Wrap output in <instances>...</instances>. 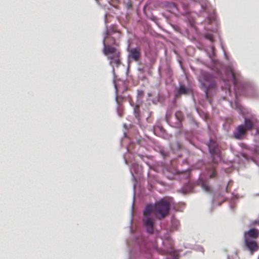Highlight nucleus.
Instances as JSON below:
<instances>
[{
	"mask_svg": "<svg viewBox=\"0 0 259 259\" xmlns=\"http://www.w3.org/2000/svg\"><path fill=\"white\" fill-rule=\"evenodd\" d=\"M214 168V165H212L211 166V169L208 171L209 177L210 178H214L217 176V172Z\"/></svg>",
	"mask_w": 259,
	"mask_h": 259,
	"instance_id": "nucleus-32",
	"label": "nucleus"
},
{
	"mask_svg": "<svg viewBox=\"0 0 259 259\" xmlns=\"http://www.w3.org/2000/svg\"><path fill=\"white\" fill-rule=\"evenodd\" d=\"M223 81L225 82L226 86L227 87V89H226V96H222V99L223 100H227L229 102L230 105L232 107L234 108V107L233 106V102L231 100V99H229L227 97V95L228 94L230 96L232 95V93L231 91L230 90L229 88H230L231 85L228 82V80H229L228 78L226 79L224 78L223 76V75L222 74L221 76H220Z\"/></svg>",
	"mask_w": 259,
	"mask_h": 259,
	"instance_id": "nucleus-17",
	"label": "nucleus"
},
{
	"mask_svg": "<svg viewBox=\"0 0 259 259\" xmlns=\"http://www.w3.org/2000/svg\"><path fill=\"white\" fill-rule=\"evenodd\" d=\"M244 241L245 246L251 254L258 249L259 246L255 240H244Z\"/></svg>",
	"mask_w": 259,
	"mask_h": 259,
	"instance_id": "nucleus-18",
	"label": "nucleus"
},
{
	"mask_svg": "<svg viewBox=\"0 0 259 259\" xmlns=\"http://www.w3.org/2000/svg\"><path fill=\"white\" fill-rule=\"evenodd\" d=\"M135 192H134L133 201L131 206V217L130 219V231L132 234L131 240H127L126 244L129 248H132L129 251L128 259H151L152 253L150 247L148 246L145 238L140 232H135L132 224L133 216V204L134 202Z\"/></svg>",
	"mask_w": 259,
	"mask_h": 259,
	"instance_id": "nucleus-2",
	"label": "nucleus"
},
{
	"mask_svg": "<svg viewBox=\"0 0 259 259\" xmlns=\"http://www.w3.org/2000/svg\"><path fill=\"white\" fill-rule=\"evenodd\" d=\"M248 131L242 125H238L233 133V137L238 140H241L245 139L247 135Z\"/></svg>",
	"mask_w": 259,
	"mask_h": 259,
	"instance_id": "nucleus-14",
	"label": "nucleus"
},
{
	"mask_svg": "<svg viewBox=\"0 0 259 259\" xmlns=\"http://www.w3.org/2000/svg\"><path fill=\"white\" fill-rule=\"evenodd\" d=\"M171 223H172V226L175 228H176L177 227V226H178V225H179L178 221L177 220H176V219H174V218H172L171 219Z\"/></svg>",
	"mask_w": 259,
	"mask_h": 259,
	"instance_id": "nucleus-40",
	"label": "nucleus"
},
{
	"mask_svg": "<svg viewBox=\"0 0 259 259\" xmlns=\"http://www.w3.org/2000/svg\"><path fill=\"white\" fill-rule=\"evenodd\" d=\"M170 146L176 150H180L181 149V145L178 141H176L175 143L172 144Z\"/></svg>",
	"mask_w": 259,
	"mask_h": 259,
	"instance_id": "nucleus-39",
	"label": "nucleus"
},
{
	"mask_svg": "<svg viewBox=\"0 0 259 259\" xmlns=\"http://www.w3.org/2000/svg\"><path fill=\"white\" fill-rule=\"evenodd\" d=\"M178 133L180 135L183 136L190 144L193 145L191 140V138L193 137V134L191 132L185 130H181L179 131Z\"/></svg>",
	"mask_w": 259,
	"mask_h": 259,
	"instance_id": "nucleus-23",
	"label": "nucleus"
},
{
	"mask_svg": "<svg viewBox=\"0 0 259 259\" xmlns=\"http://www.w3.org/2000/svg\"><path fill=\"white\" fill-rule=\"evenodd\" d=\"M169 125L176 128L180 129V130H182L183 124L181 121L178 120H177L174 123H169Z\"/></svg>",
	"mask_w": 259,
	"mask_h": 259,
	"instance_id": "nucleus-29",
	"label": "nucleus"
},
{
	"mask_svg": "<svg viewBox=\"0 0 259 259\" xmlns=\"http://www.w3.org/2000/svg\"><path fill=\"white\" fill-rule=\"evenodd\" d=\"M203 36L205 39L209 40L211 43H212L214 40V37L209 33H205Z\"/></svg>",
	"mask_w": 259,
	"mask_h": 259,
	"instance_id": "nucleus-37",
	"label": "nucleus"
},
{
	"mask_svg": "<svg viewBox=\"0 0 259 259\" xmlns=\"http://www.w3.org/2000/svg\"><path fill=\"white\" fill-rule=\"evenodd\" d=\"M172 198L163 197L156 200L154 203H149L145 205L143 211L144 214L143 225L146 232L149 235L158 236V231L154 227L155 220H161L167 215L170 210Z\"/></svg>",
	"mask_w": 259,
	"mask_h": 259,
	"instance_id": "nucleus-1",
	"label": "nucleus"
},
{
	"mask_svg": "<svg viewBox=\"0 0 259 259\" xmlns=\"http://www.w3.org/2000/svg\"><path fill=\"white\" fill-rule=\"evenodd\" d=\"M201 187L205 192L211 194L212 193L211 188L205 183L202 182L201 183Z\"/></svg>",
	"mask_w": 259,
	"mask_h": 259,
	"instance_id": "nucleus-28",
	"label": "nucleus"
},
{
	"mask_svg": "<svg viewBox=\"0 0 259 259\" xmlns=\"http://www.w3.org/2000/svg\"><path fill=\"white\" fill-rule=\"evenodd\" d=\"M194 186L190 183V181L185 184L180 190L179 191L183 194L185 195L187 193L192 192Z\"/></svg>",
	"mask_w": 259,
	"mask_h": 259,
	"instance_id": "nucleus-21",
	"label": "nucleus"
},
{
	"mask_svg": "<svg viewBox=\"0 0 259 259\" xmlns=\"http://www.w3.org/2000/svg\"><path fill=\"white\" fill-rule=\"evenodd\" d=\"M114 34L117 35V38H119L120 37V34L116 29L114 25H112L110 27H109L107 25H106V30L105 32V36L104 38H105V39L106 38H110L112 39L113 44L116 45V40H115V38L113 37V35Z\"/></svg>",
	"mask_w": 259,
	"mask_h": 259,
	"instance_id": "nucleus-12",
	"label": "nucleus"
},
{
	"mask_svg": "<svg viewBox=\"0 0 259 259\" xmlns=\"http://www.w3.org/2000/svg\"><path fill=\"white\" fill-rule=\"evenodd\" d=\"M191 170L188 168L181 171L175 169L173 167L170 165H165L162 168V172L165 177L169 180H188L191 174Z\"/></svg>",
	"mask_w": 259,
	"mask_h": 259,
	"instance_id": "nucleus-7",
	"label": "nucleus"
},
{
	"mask_svg": "<svg viewBox=\"0 0 259 259\" xmlns=\"http://www.w3.org/2000/svg\"><path fill=\"white\" fill-rule=\"evenodd\" d=\"M119 58L120 57H116L114 56H110L108 57V59L110 60L109 64L112 66V73L113 76V82L114 84H116L115 81L117 78L114 67L115 66L118 67L121 63Z\"/></svg>",
	"mask_w": 259,
	"mask_h": 259,
	"instance_id": "nucleus-15",
	"label": "nucleus"
},
{
	"mask_svg": "<svg viewBox=\"0 0 259 259\" xmlns=\"http://www.w3.org/2000/svg\"><path fill=\"white\" fill-rule=\"evenodd\" d=\"M170 26L176 32L186 37L187 39L190 35L189 31L187 29L183 30L179 26L174 24H170Z\"/></svg>",
	"mask_w": 259,
	"mask_h": 259,
	"instance_id": "nucleus-20",
	"label": "nucleus"
},
{
	"mask_svg": "<svg viewBox=\"0 0 259 259\" xmlns=\"http://www.w3.org/2000/svg\"><path fill=\"white\" fill-rule=\"evenodd\" d=\"M159 153L163 158L167 157L169 155V153L163 147L159 148Z\"/></svg>",
	"mask_w": 259,
	"mask_h": 259,
	"instance_id": "nucleus-31",
	"label": "nucleus"
},
{
	"mask_svg": "<svg viewBox=\"0 0 259 259\" xmlns=\"http://www.w3.org/2000/svg\"><path fill=\"white\" fill-rule=\"evenodd\" d=\"M191 2L198 3L200 6V12L201 13H207V19L209 23H211L212 21H215L216 16L215 12L213 11L212 13L210 12L208 10L209 3L207 0H189Z\"/></svg>",
	"mask_w": 259,
	"mask_h": 259,
	"instance_id": "nucleus-10",
	"label": "nucleus"
},
{
	"mask_svg": "<svg viewBox=\"0 0 259 259\" xmlns=\"http://www.w3.org/2000/svg\"><path fill=\"white\" fill-rule=\"evenodd\" d=\"M141 170V167L136 163H133L130 167L131 174L134 179H136L134 174H140Z\"/></svg>",
	"mask_w": 259,
	"mask_h": 259,
	"instance_id": "nucleus-24",
	"label": "nucleus"
},
{
	"mask_svg": "<svg viewBox=\"0 0 259 259\" xmlns=\"http://www.w3.org/2000/svg\"><path fill=\"white\" fill-rule=\"evenodd\" d=\"M164 5L167 9H174L177 10H178L177 4L175 3L171 2V1L164 2Z\"/></svg>",
	"mask_w": 259,
	"mask_h": 259,
	"instance_id": "nucleus-26",
	"label": "nucleus"
},
{
	"mask_svg": "<svg viewBox=\"0 0 259 259\" xmlns=\"http://www.w3.org/2000/svg\"><path fill=\"white\" fill-rule=\"evenodd\" d=\"M165 119L166 121L167 122V123L169 125V123H170L171 122H170L169 121L168 115V113H166L165 114Z\"/></svg>",
	"mask_w": 259,
	"mask_h": 259,
	"instance_id": "nucleus-45",
	"label": "nucleus"
},
{
	"mask_svg": "<svg viewBox=\"0 0 259 259\" xmlns=\"http://www.w3.org/2000/svg\"><path fill=\"white\" fill-rule=\"evenodd\" d=\"M234 109L243 117L244 121L241 124L248 132L257 128L258 119L251 110L243 107L236 101L234 102Z\"/></svg>",
	"mask_w": 259,
	"mask_h": 259,
	"instance_id": "nucleus-5",
	"label": "nucleus"
},
{
	"mask_svg": "<svg viewBox=\"0 0 259 259\" xmlns=\"http://www.w3.org/2000/svg\"><path fill=\"white\" fill-rule=\"evenodd\" d=\"M138 70L141 72H144V69L143 68H138Z\"/></svg>",
	"mask_w": 259,
	"mask_h": 259,
	"instance_id": "nucleus-50",
	"label": "nucleus"
},
{
	"mask_svg": "<svg viewBox=\"0 0 259 259\" xmlns=\"http://www.w3.org/2000/svg\"><path fill=\"white\" fill-rule=\"evenodd\" d=\"M241 155L243 157H244L245 159H248L249 158V156L247 155V154L245 153L244 152H241Z\"/></svg>",
	"mask_w": 259,
	"mask_h": 259,
	"instance_id": "nucleus-43",
	"label": "nucleus"
},
{
	"mask_svg": "<svg viewBox=\"0 0 259 259\" xmlns=\"http://www.w3.org/2000/svg\"><path fill=\"white\" fill-rule=\"evenodd\" d=\"M126 50L127 52L126 71L128 72L130 67V64L133 61L135 62H139L142 57V53L141 49L139 47H131L130 43L128 44Z\"/></svg>",
	"mask_w": 259,
	"mask_h": 259,
	"instance_id": "nucleus-9",
	"label": "nucleus"
},
{
	"mask_svg": "<svg viewBox=\"0 0 259 259\" xmlns=\"http://www.w3.org/2000/svg\"><path fill=\"white\" fill-rule=\"evenodd\" d=\"M201 250L202 252H203V251H204V249H203L202 247H201Z\"/></svg>",
	"mask_w": 259,
	"mask_h": 259,
	"instance_id": "nucleus-57",
	"label": "nucleus"
},
{
	"mask_svg": "<svg viewBox=\"0 0 259 259\" xmlns=\"http://www.w3.org/2000/svg\"><path fill=\"white\" fill-rule=\"evenodd\" d=\"M158 130L161 134L163 138H164V135L165 134V130L162 126H158L154 130V133L156 135V132Z\"/></svg>",
	"mask_w": 259,
	"mask_h": 259,
	"instance_id": "nucleus-38",
	"label": "nucleus"
},
{
	"mask_svg": "<svg viewBox=\"0 0 259 259\" xmlns=\"http://www.w3.org/2000/svg\"><path fill=\"white\" fill-rule=\"evenodd\" d=\"M104 22L105 24H107V22H108V21H107V14L106 13L105 15H104Z\"/></svg>",
	"mask_w": 259,
	"mask_h": 259,
	"instance_id": "nucleus-48",
	"label": "nucleus"
},
{
	"mask_svg": "<svg viewBox=\"0 0 259 259\" xmlns=\"http://www.w3.org/2000/svg\"><path fill=\"white\" fill-rule=\"evenodd\" d=\"M211 52L206 49L205 53L209 58V62L202 60L200 58L196 59L197 63H200L209 68L214 73L219 76L222 75V72L225 73V69L229 66L224 68L223 64L215 58V49L213 45L210 46Z\"/></svg>",
	"mask_w": 259,
	"mask_h": 259,
	"instance_id": "nucleus-6",
	"label": "nucleus"
},
{
	"mask_svg": "<svg viewBox=\"0 0 259 259\" xmlns=\"http://www.w3.org/2000/svg\"><path fill=\"white\" fill-rule=\"evenodd\" d=\"M227 259H230V257H229V256L228 255L227 256Z\"/></svg>",
	"mask_w": 259,
	"mask_h": 259,
	"instance_id": "nucleus-59",
	"label": "nucleus"
},
{
	"mask_svg": "<svg viewBox=\"0 0 259 259\" xmlns=\"http://www.w3.org/2000/svg\"><path fill=\"white\" fill-rule=\"evenodd\" d=\"M259 236V230L255 228H251L243 234L244 240H255Z\"/></svg>",
	"mask_w": 259,
	"mask_h": 259,
	"instance_id": "nucleus-16",
	"label": "nucleus"
},
{
	"mask_svg": "<svg viewBox=\"0 0 259 259\" xmlns=\"http://www.w3.org/2000/svg\"><path fill=\"white\" fill-rule=\"evenodd\" d=\"M130 105L131 106L133 107H134V106H135L136 105L134 104V102H132V101H130Z\"/></svg>",
	"mask_w": 259,
	"mask_h": 259,
	"instance_id": "nucleus-54",
	"label": "nucleus"
},
{
	"mask_svg": "<svg viewBox=\"0 0 259 259\" xmlns=\"http://www.w3.org/2000/svg\"><path fill=\"white\" fill-rule=\"evenodd\" d=\"M181 6L183 9L182 15L186 17L187 21L189 26L192 28L196 30V27L195 26V20L194 18L191 16V11L188 5L185 3H182Z\"/></svg>",
	"mask_w": 259,
	"mask_h": 259,
	"instance_id": "nucleus-11",
	"label": "nucleus"
},
{
	"mask_svg": "<svg viewBox=\"0 0 259 259\" xmlns=\"http://www.w3.org/2000/svg\"><path fill=\"white\" fill-rule=\"evenodd\" d=\"M230 207L231 209L233 210V209L234 208V205L233 203H231L230 204Z\"/></svg>",
	"mask_w": 259,
	"mask_h": 259,
	"instance_id": "nucleus-52",
	"label": "nucleus"
},
{
	"mask_svg": "<svg viewBox=\"0 0 259 259\" xmlns=\"http://www.w3.org/2000/svg\"><path fill=\"white\" fill-rule=\"evenodd\" d=\"M114 89H115V102H116L117 104V107L116 108V111L119 117H121L122 115V108L120 107V104L119 102L117 99V92H118V89L117 88L116 84H114Z\"/></svg>",
	"mask_w": 259,
	"mask_h": 259,
	"instance_id": "nucleus-25",
	"label": "nucleus"
},
{
	"mask_svg": "<svg viewBox=\"0 0 259 259\" xmlns=\"http://www.w3.org/2000/svg\"><path fill=\"white\" fill-rule=\"evenodd\" d=\"M221 47H222V49L224 51V55L225 58L226 59L228 60L229 59V57H228V55L227 54L226 52H225V50H224L222 45H221Z\"/></svg>",
	"mask_w": 259,
	"mask_h": 259,
	"instance_id": "nucleus-44",
	"label": "nucleus"
},
{
	"mask_svg": "<svg viewBox=\"0 0 259 259\" xmlns=\"http://www.w3.org/2000/svg\"><path fill=\"white\" fill-rule=\"evenodd\" d=\"M137 155L140 158V159L143 160L147 165L149 166H150V163L149 161V160L150 158V156L144 155L141 153H138Z\"/></svg>",
	"mask_w": 259,
	"mask_h": 259,
	"instance_id": "nucleus-27",
	"label": "nucleus"
},
{
	"mask_svg": "<svg viewBox=\"0 0 259 259\" xmlns=\"http://www.w3.org/2000/svg\"><path fill=\"white\" fill-rule=\"evenodd\" d=\"M164 71H165V73L167 77H168L169 78L171 77V76L172 75V70L169 65H166V66L165 68Z\"/></svg>",
	"mask_w": 259,
	"mask_h": 259,
	"instance_id": "nucleus-30",
	"label": "nucleus"
},
{
	"mask_svg": "<svg viewBox=\"0 0 259 259\" xmlns=\"http://www.w3.org/2000/svg\"><path fill=\"white\" fill-rule=\"evenodd\" d=\"M192 93V90L190 88L186 87L184 84L181 82L179 83V87L177 89L176 91V96H181L183 94L187 95Z\"/></svg>",
	"mask_w": 259,
	"mask_h": 259,
	"instance_id": "nucleus-19",
	"label": "nucleus"
},
{
	"mask_svg": "<svg viewBox=\"0 0 259 259\" xmlns=\"http://www.w3.org/2000/svg\"><path fill=\"white\" fill-rule=\"evenodd\" d=\"M250 153L254 156H259V146L256 145L253 149L250 150Z\"/></svg>",
	"mask_w": 259,
	"mask_h": 259,
	"instance_id": "nucleus-34",
	"label": "nucleus"
},
{
	"mask_svg": "<svg viewBox=\"0 0 259 259\" xmlns=\"http://www.w3.org/2000/svg\"><path fill=\"white\" fill-rule=\"evenodd\" d=\"M239 146H240L241 148H242L246 149H247V150H249V151H250V149H249L248 148V146H247L246 144H244V143H239Z\"/></svg>",
	"mask_w": 259,
	"mask_h": 259,
	"instance_id": "nucleus-42",
	"label": "nucleus"
},
{
	"mask_svg": "<svg viewBox=\"0 0 259 259\" xmlns=\"http://www.w3.org/2000/svg\"><path fill=\"white\" fill-rule=\"evenodd\" d=\"M151 20H152L153 21L155 22L158 20V18L157 17L153 16L151 18Z\"/></svg>",
	"mask_w": 259,
	"mask_h": 259,
	"instance_id": "nucleus-49",
	"label": "nucleus"
},
{
	"mask_svg": "<svg viewBox=\"0 0 259 259\" xmlns=\"http://www.w3.org/2000/svg\"><path fill=\"white\" fill-rule=\"evenodd\" d=\"M134 114L135 116V117L137 119L140 118V111H139V107L138 105H136L135 106H134Z\"/></svg>",
	"mask_w": 259,
	"mask_h": 259,
	"instance_id": "nucleus-33",
	"label": "nucleus"
},
{
	"mask_svg": "<svg viewBox=\"0 0 259 259\" xmlns=\"http://www.w3.org/2000/svg\"><path fill=\"white\" fill-rule=\"evenodd\" d=\"M252 225H259V219L253 221L252 222Z\"/></svg>",
	"mask_w": 259,
	"mask_h": 259,
	"instance_id": "nucleus-46",
	"label": "nucleus"
},
{
	"mask_svg": "<svg viewBox=\"0 0 259 259\" xmlns=\"http://www.w3.org/2000/svg\"><path fill=\"white\" fill-rule=\"evenodd\" d=\"M200 84V89L204 93V98L211 103L214 93L217 89V81L214 75L201 68L190 66Z\"/></svg>",
	"mask_w": 259,
	"mask_h": 259,
	"instance_id": "nucleus-4",
	"label": "nucleus"
},
{
	"mask_svg": "<svg viewBox=\"0 0 259 259\" xmlns=\"http://www.w3.org/2000/svg\"><path fill=\"white\" fill-rule=\"evenodd\" d=\"M192 123L195 125L196 127H199V123L195 120L193 118L190 119Z\"/></svg>",
	"mask_w": 259,
	"mask_h": 259,
	"instance_id": "nucleus-41",
	"label": "nucleus"
},
{
	"mask_svg": "<svg viewBox=\"0 0 259 259\" xmlns=\"http://www.w3.org/2000/svg\"><path fill=\"white\" fill-rule=\"evenodd\" d=\"M135 185H134V186H133L134 192H135Z\"/></svg>",
	"mask_w": 259,
	"mask_h": 259,
	"instance_id": "nucleus-58",
	"label": "nucleus"
},
{
	"mask_svg": "<svg viewBox=\"0 0 259 259\" xmlns=\"http://www.w3.org/2000/svg\"><path fill=\"white\" fill-rule=\"evenodd\" d=\"M102 44L103 45V51L105 55L107 56L112 54L111 56H114L116 57H120V52L118 51L115 47L109 45H106L105 44V38H103V39Z\"/></svg>",
	"mask_w": 259,
	"mask_h": 259,
	"instance_id": "nucleus-13",
	"label": "nucleus"
},
{
	"mask_svg": "<svg viewBox=\"0 0 259 259\" xmlns=\"http://www.w3.org/2000/svg\"><path fill=\"white\" fill-rule=\"evenodd\" d=\"M175 115L177 120L182 122L183 119V114L182 112L177 111L176 112Z\"/></svg>",
	"mask_w": 259,
	"mask_h": 259,
	"instance_id": "nucleus-35",
	"label": "nucleus"
},
{
	"mask_svg": "<svg viewBox=\"0 0 259 259\" xmlns=\"http://www.w3.org/2000/svg\"><path fill=\"white\" fill-rule=\"evenodd\" d=\"M188 39L191 40L199 50L205 52L206 49L204 45L199 40L197 39L194 36L190 34Z\"/></svg>",
	"mask_w": 259,
	"mask_h": 259,
	"instance_id": "nucleus-22",
	"label": "nucleus"
},
{
	"mask_svg": "<svg viewBox=\"0 0 259 259\" xmlns=\"http://www.w3.org/2000/svg\"><path fill=\"white\" fill-rule=\"evenodd\" d=\"M143 94H144V92L143 91H142V90H138L137 91L138 96H141L143 95Z\"/></svg>",
	"mask_w": 259,
	"mask_h": 259,
	"instance_id": "nucleus-47",
	"label": "nucleus"
},
{
	"mask_svg": "<svg viewBox=\"0 0 259 259\" xmlns=\"http://www.w3.org/2000/svg\"><path fill=\"white\" fill-rule=\"evenodd\" d=\"M208 148L211 161L214 165H217L222 159L221 151L217 140L210 137L208 142L205 144Z\"/></svg>",
	"mask_w": 259,
	"mask_h": 259,
	"instance_id": "nucleus-8",
	"label": "nucleus"
},
{
	"mask_svg": "<svg viewBox=\"0 0 259 259\" xmlns=\"http://www.w3.org/2000/svg\"><path fill=\"white\" fill-rule=\"evenodd\" d=\"M158 74H159V76L160 77H161V67L160 66H159L158 68Z\"/></svg>",
	"mask_w": 259,
	"mask_h": 259,
	"instance_id": "nucleus-51",
	"label": "nucleus"
},
{
	"mask_svg": "<svg viewBox=\"0 0 259 259\" xmlns=\"http://www.w3.org/2000/svg\"><path fill=\"white\" fill-rule=\"evenodd\" d=\"M226 192H228V186H226Z\"/></svg>",
	"mask_w": 259,
	"mask_h": 259,
	"instance_id": "nucleus-56",
	"label": "nucleus"
},
{
	"mask_svg": "<svg viewBox=\"0 0 259 259\" xmlns=\"http://www.w3.org/2000/svg\"><path fill=\"white\" fill-rule=\"evenodd\" d=\"M125 17H126V19L127 21H128V20L130 19V17H129V16H128L127 14L126 15Z\"/></svg>",
	"mask_w": 259,
	"mask_h": 259,
	"instance_id": "nucleus-55",
	"label": "nucleus"
},
{
	"mask_svg": "<svg viewBox=\"0 0 259 259\" xmlns=\"http://www.w3.org/2000/svg\"><path fill=\"white\" fill-rule=\"evenodd\" d=\"M123 4L124 7L127 9H130L132 8L133 3L130 0H124Z\"/></svg>",
	"mask_w": 259,
	"mask_h": 259,
	"instance_id": "nucleus-36",
	"label": "nucleus"
},
{
	"mask_svg": "<svg viewBox=\"0 0 259 259\" xmlns=\"http://www.w3.org/2000/svg\"><path fill=\"white\" fill-rule=\"evenodd\" d=\"M227 78L233 84L235 98L237 96L243 95L252 98H257L259 96L258 90L253 83L245 80L240 72L231 65L225 69ZM235 101H237L236 99Z\"/></svg>",
	"mask_w": 259,
	"mask_h": 259,
	"instance_id": "nucleus-3",
	"label": "nucleus"
},
{
	"mask_svg": "<svg viewBox=\"0 0 259 259\" xmlns=\"http://www.w3.org/2000/svg\"><path fill=\"white\" fill-rule=\"evenodd\" d=\"M203 118L205 120H206V119H207V115H206L205 114H204V113H203Z\"/></svg>",
	"mask_w": 259,
	"mask_h": 259,
	"instance_id": "nucleus-53",
	"label": "nucleus"
}]
</instances>
